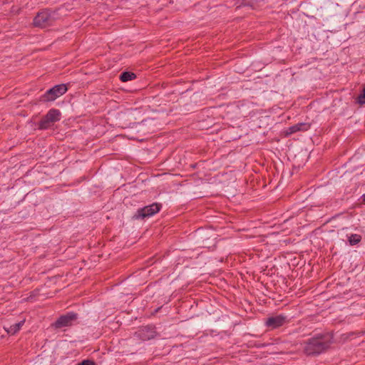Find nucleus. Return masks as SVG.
I'll use <instances>...</instances> for the list:
<instances>
[{
  "instance_id": "nucleus-1",
  "label": "nucleus",
  "mask_w": 365,
  "mask_h": 365,
  "mask_svg": "<svg viewBox=\"0 0 365 365\" xmlns=\"http://www.w3.org/2000/svg\"><path fill=\"white\" fill-rule=\"evenodd\" d=\"M330 343L323 335L309 339L304 345V351L308 355H317L329 349Z\"/></svg>"
},
{
  "instance_id": "nucleus-2",
  "label": "nucleus",
  "mask_w": 365,
  "mask_h": 365,
  "mask_svg": "<svg viewBox=\"0 0 365 365\" xmlns=\"http://www.w3.org/2000/svg\"><path fill=\"white\" fill-rule=\"evenodd\" d=\"M67 90L68 88L65 84L56 85L41 96V101L43 102L53 101L63 95Z\"/></svg>"
},
{
  "instance_id": "nucleus-3",
  "label": "nucleus",
  "mask_w": 365,
  "mask_h": 365,
  "mask_svg": "<svg viewBox=\"0 0 365 365\" xmlns=\"http://www.w3.org/2000/svg\"><path fill=\"white\" fill-rule=\"evenodd\" d=\"M161 208V205L159 203H153L150 205L145 206L137 210L136 213L133 216V219L139 220L149 217L158 213Z\"/></svg>"
},
{
  "instance_id": "nucleus-4",
  "label": "nucleus",
  "mask_w": 365,
  "mask_h": 365,
  "mask_svg": "<svg viewBox=\"0 0 365 365\" xmlns=\"http://www.w3.org/2000/svg\"><path fill=\"white\" fill-rule=\"evenodd\" d=\"M61 112L58 109H51L41 119L38 124V128L43 130L48 128L51 124L60 120Z\"/></svg>"
},
{
  "instance_id": "nucleus-5",
  "label": "nucleus",
  "mask_w": 365,
  "mask_h": 365,
  "mask_svg": "<svg viewBox=\"0 0 365 365\" xmlns=\"http://www.w3.org/2000/svg\"><path fill=\"white\" fill-rule=\"evenodd\" d=\"M54 19L51 14L48 10H43L38 12L34 19V25L36 27L45 28L51 26Z\"/></svg>"
},
{
  "instance_id": "nucleus-6",
  "label": "nucleus",
  "mask_w": 365,
  "mask_h": 365,
  "mask_svg": "<svg viewBox=\"0 0 365 365\" xmlns=\"http://www.w3.org/2000/svg\"><path fill=\"white\" fill-rule=\"evenodd\" d=\"M77 319V314L73 312L68 313L65 315L61 316L53 324V327L56 329L68 327L72 324V322Z\"/></svg>"
},
{
  "instance_id": "nucleus-7",
  "label": "nucleus",
  "mask_w": 365,
  "mask_h": 365,
  "mask_svg": "<svg viewBox=\"0 0 365 365\" xmlns=\"http://www.w3.org/2000/svg\"><path fill=\"white\" fill-rule=\"evenodd\" d=\"M135 336L143 341H148L155 338L156 331L153 327L146 326L136 331Z\"/></svg>"
},
{
  "instance_id": "nucleus-8",
  "label": "nucleus",
  "mask_w": 365,
  "mask_h": 365,
  "mask_svg": "<svg viewBox=\"0 0 365 365\" xmlns=\"http://www.w3.org/2000/svg\"><path fill=\"white\" fill-rule=\"evenodd\" d=\"M285 319L286 317L282 315L269 317L267 319L266 324L268 327H271L272 328H277L284 324V323L285 322Z\"/></svg>"
},
{
  "instance_id": "nucleus-9",
  "label": "nucleus",
  "mask_w": 365,
  "mask_h": 365,
  "mask_svg": "<svg viewBox=\"0 0 365 365\" xmlns=\"http://www.w3.org/2000/svg\"><path fill=\"white\" fill-rule=\"evenodd\" d=\"M310 128V125L308 123H298L289 128V131L287 133V135L294 133L299 130H307Z\"/></svg>"
},
{
  "instance_id": "nucleus-10",
  "label": "nucleus",
  "mask_w": 365,
  "mask_h": 365,
  "mask_svg": "<svg viewBox=\"0 0 365 365\" xmlns=\"http://www.w3.org/2000/svg\"><path fill=\"white\" fill-rule=\"evenodd\" d=\"M25 320H22L18 323L11 325L8 329H6L9 334L14 335L18 332L21 327L24 325Z\"/></svg>"
},
{
  "instance_id": "nucleus-11",
  "label": "nucleus",
  "mask_w": 365,
  "mask_h": 365,
  "mask_svg": "<svg viewBox=\"0 0 365 365\" xmlns=\"http://www.w3.org/2000/svg\"><path fill=\"white\" fill-rule=\"evenodd\" d=\"M136 78V75L133 72L124 71L120 76V80L123 82H127Z\"/></svg>"
},
{
  "instance_id": "nucleus-12",
  "label": "nucleus",
  "mask_w": 365,
  "mask_h": 365,
  "mask_svg": "<svg viewBox=\"0 0 365 365\" xmlns=\"http://www.w3.org/2000/svg\"><path fill=\"white\" fill-rule=\"evenodd\" d=\"M361 240V236L357 234H352L349 237V242L351 245H355Z\"/></svg>"
},
{
  "instance_id": "nucleus-13",
  "label": "nucleus",
  "mask_w": 365,
  "mask_h": 365,
  "mask_svg": "<svg viewBox=\"0 0 365 365\" xmlns=\"http://www.w3.org/2000/svg\"><path fill=\"white\" fill-rule=\"evenodd\" d=\"M356 102L360 105L365 104V86L363 87L361 93L359 95Z\"/></svg>"
},
{
  "instance_id": "nucleus-14",
  "label": "nucleus",
  "mask_w": 365,
  "mask_h": 365,
  "mask_svg": "<svg viewBox=\"0 0 365 365\" xmlns=\"http://www.w3.org/2000/svg\"><path fill=\"white\" fill-rule=\"evenodd\" d=\"M76 365H96V362L91 359H86L82 361L80 363H78Z\"/></svg>"
},
{
  "instance_id": "nucleus-15",
  "label": "nucleus",
  "mask_w": 365,
  "mask_h": 365,
  "mask_svg": "<svg viewBox=\"0 0 365 365\" xmlns=\"http://www.w3.org/2000/svg\"><path fill=\"white\" fill-rule=\"evenodd\" d=\"M250 1L249 0H244L242 3V5L244 6H252V5H251L249 2Z\"/></svg>"
},
{
  "instance_id": "nucleus-16",
  "label": "nucleus",
  "mask_w": 365,
  "mask_h": 365,
  "mask_svg": "<svg viewBox=\"0 0 365 365\" xmlns=\"http://www.w3.org/2000/svg\"><path fill=\"white\" fill-rule=\"evenodd\" d=\"M364 200L365 201V195H364Z\"/></svg>"
}]
</instances>
